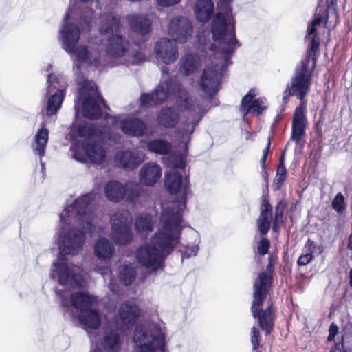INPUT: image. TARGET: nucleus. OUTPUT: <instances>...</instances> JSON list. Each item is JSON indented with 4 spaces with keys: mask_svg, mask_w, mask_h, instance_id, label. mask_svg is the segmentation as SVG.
<instances>
[{
    "mask_svg": "<svg viewBox=\"0 0 352 352\" xmlns=\"http://www.w3.org/2000/svg\"><path fill=\"white\" fill-rule=\"evenodd\" d=\"M332 208L339 214H343L346 210V204L344 196L338 192L336 195L331 202Z\"/></svg>",
    "mask_w": 352,
    "mask_h": 352,
    "instance_id": "nucleus-40",
    "label": "nucleus"
},
{
    "mask_svg": "<svg viewBox=\"0 0 352 352\" xmlns=\"http://www.w3.org/2000/svg\"><path fill=\"white\" fill-rule=\"evenodd\" d=\"M74 142L70 146L74 159L84 162L87 157L89 160L96 164L103 163L106 159L107 151L102 145V141L118 140L117 135L111 129L106 126L102 129H94L91 123H84L74 126L72 130Z\"/></svg>",
    "mask_w": 352,
    "mask_h": 352,
    "instance_id": "nucleus-5",
    "label": "nucleus"
},
{
    "mask_svg": "<svg viewBox=\"0 0 352 352\" xmlns=\"http://www.w3.org/2000/svg\"><path fill=\"white\" fill-rule=\"evenodd\" d=\"M80 320L82 324L90 329H97L101 324V317L97 309L91 307L80 314Z\"/></svg>",
    "mask_w": 352,
    "mask_h": 352,
    "instance_id": "nucleus-35",
    "label": "nucleus"
},
{
    "mask_svg": "<svg viewBox=\"0 0 352 352\" xmlns=\"http://www.w3.org/2000/svg\"><path fill=\"white\" fill-rule=\"evenodd\" d=\"M124 185L116 180L108 182L104 186L106 198L111 202L119 203L124 200Z\"/></svg>",
    "mask_w": 352,
    "mask_h": 352,
    "instance_id": "nucleus-27",
    "label": "nucleus"
},
{
    "mask_svg": "<svg viewBox=\"0 0 352 352\" xmlns=\"http://www.w3.org/2000/svg\"><path fill=\"white\" fill-rule=\"evenodd\" d=\"M309 60H302L301 66L298 68L290 83H288L283 95V102L286 104L290 96L296 95L300 102H307L305 96L309 91L313 67H309Z\"/></svg>",
    "mask_w": 352,
    "mask_h": 352,
    "instance_id": "nucleus-13",
    "label": "nucleus"
},
{
    "mask_svg": "<svg viewBox=\"0 0 352 352\" xmlns=\"http://www.w3.org/2000/svg\"><path fill=\"white\" fill-rule=\"evenodd\" d=\"M251 342L252 349L256 350L259 346V331L256 327L251 329Z\"/></svg>",
    "mask_w": 352,
    "mask_h": 352,
    "instance_id": "nucleus-46",
    "label": "nucleus"
},
{
    "mask_svg": "<svg viewBox=\"0 0 352 352\" xmlns=\"http://www.w3.org/2000/svg\"><path fill=\"white\" fill-rule=\"evenodd\" d=\"M80 28L76 23V13L69 8L63 24L59 30V41L62 47L74 60V69L78 73L81 69L100 68L102 63L98 49L89 41L88 46L76 47L80 39Z\"/></svg>",
    "mask_w": 352,
    "mask_h": 352,
    "instance_id": "nucleus-6",
    "label": "nucleus"
},
{
    "mask_svg": "<svg viewBox=\"0 0 352 352\" xmlns=\"http://www.w3.org/2000/svg\"><path fill=\"white\" fill-rule=\"evenodd\" d=\"M179 120V115L175 107H166L162 109L158 116L157 122L164 127L173 128Z\"/></svg>",
    "mask_w": 352,
    "mask_h": 352,
    "instance_id": "nucleus-31",
    "label": "nucleus"
},
{
    "mask_svg": "<svg viewBox=\"0 0 352 352\" xmlns=\"http://www.w3.org/2000/svg\"><path fill=\"white\" fill-rule=\"evenodd\" d=\"M157 3L164 7H170L178 3L181 0H156Z\"/></svg>",
    "mask_w": 352,
    "mask_h": 352,
    "instance_id": "nucleus-49",
    "label": "nucleus"
},
{
    "mask_svg": "<svg viewBox=\"0 0 352 352\" xmlns=\"http://www.w3.org/2000/svg\"><path fill=\"white\" fill-rule=\"evenodd\" d=\"M214 12V3L212 0H197L195 6V14L200 22H206Z\"/></svg>",
    "mask_w": 352,
    "mask_h": 352,
    "instance_id": "nucleus-32",
    "label": "nucleus"
},
{
    "mask_svg": "<svg viewBox=\"0 0 352 352\" xmlns=\"http://www.w3.org/2000/svg\"><path fill=\"white\" fill-rule=\"evenodd\" d=\"M120 342L118 330L107 332L104 337V344L107 349H116Z\"/></svg>",
    "mask_w": 352,
    "mask_h": 352,
    "instance_id": "nucleus-39",
    "label": "nucleus"
},
{
    "mask_svg": "<svg viewBox=\"0 0 352 352\" xmlns=\"http://www.w3.org/2000/svg\"><path fill=\"white\" fill-rule=\"evenodd\" d=\"M96 270L98 271L104 278L106 281L108 278L109 279V283L108 284V287L113 292H117L118 289V284L114 281L111 278V271L109 267L104 268H96Z\"/></svg>",
    "mask_w": 352,
    "mask_h": 352,
    "instance_id": "nucleus-42",
    "label": "nucleus"
},
{
    "mask_svg": "<svg viewBox=\"0 0 352 352\" xmlns=\"http://www.w3.org/2000/svg\"><path fill=\"white\" fill-rule=\"evenodd\" d=\"M52 69V65L49 64L45 69L48 73L47 89V94L50 95L46 106L47 116H52L58 112L62 105L67 87L65 76L59 72L50 73Z\"/></svg>",
    "mask_w": 352,
    "mask_h": 352,
    "instance_id": "nucleus-12",
    "label": "nucleus"
},
{
    "mask_svg": "<svg viewBox=\"0 0 352 352\" xmlns=\"http://www.w3.org/2000/svg\"><path fill=\"white\" fill-rule=\"evenodd\" d=\"M140 309L134 300H127L120 306L118 314L124 325L133 324L140 315Z\"/></svg>",
    "mask_w": 352,
    "mask_h": 352,
    "instance_id": "nucleus-24",
    "label": "nucleus"
},
{
    "mask_svg": "<svg viewBox=\"0 0 352 352\" xmlns=\"http://www.w3.org/2000/svg\"><path fill=\"white\" fill-rule=\"evenodd\" d=\"M100 195L92 191L68 204L60 214V230L56 236L59 256L51 270L52 279L65 287H84L86 282L82 270L65 260L67 255H76L82 250L85 234L91 236L96 232V206Z\"/></svg>",
    "mask_w": 352,
    "mask_h": 352,
    "instance_id": "nucleus-2",
    "label": "nucleus"
},
{
    "mask_svg": "<svg viewBox=\"0 0 352 352\" xmlns=\"http://www.w3.org/2000/svg\"><path fill=\"white\" fill-rule=\"evenodd\" d=\"M79 96L75 102L76 117L80 115L91 120L98 119L102 114L103 98L98 92L94 82L77 77Z\"/></svg>",
    "mask_w": 352,
    "mask_h": 352,
    "instance_id": "nucleus-10",
    "label": "nucleus"
},
{
    "mask_svg": "<svg viewBox=\"0 0 352 352\" xmlns=\"http://www.w3.org/2000/svg\"><path fill=\"white\" fill-rule=\"evenodd\" d=\"M284 211V204L279 203L276 207V212L274 219V223L272 228L274 232H278L280 226L283 222V216Z\"/></svg>",
    "mask_w": 352,
    "mask_h": 352,
    "instance_id": "nucleus-43",
    "label": "nucleus"
},
{
    "mask_svg": "<svg viewBox=\"0 0 352 352\" xmlns=\"http://www.w3.org/2000/svg\"><path fill=\"white\" fill-rule=\"evenodd\" d=\"M113 244L104 237L99 238L95 243L94 253L100 261H109L115 253Z\"/></svg>",
    "mask_w": 352,
    "mask_h": 352,
    "instance_id": "nucleus-26",
    "label": "nucleus"
},
{
    "mask_svg": "<svg viewBox=\"0 0 352 352\" xmlns=\"http://www.w3.org/2000/svg\"><path fill=\"white\" fill-rule=\"evenodd\" d=\"M287 177V170L283 163L280 162L279 164L276 177L274 179V186L275 190H278L282 187Z\"/></svg>",
    "mask_w": 352,
    "mask_h": 352,
    "instance_id": "nucleus-41",
    "label": "nucleus"
},
{
    "mask_svg": "<svg viewBox=\"0 0 352 352\" xmlns=\"http://www.w3.org/2000/svg\"><path fill=\"white\" fill-rule=\"evenodd\" d=\"M232 0H218L217 11L211 21V43L209 34H198V42L203 46L207 57L200 79V87L209 96L216 94L226 68L231 64L230 59L240 44L236 36V19L231 2Z\"/></svg>",
    "mask_w": 352,
    "mask_h": 352,
    "instance_id": "nucleus-3",
    "label": "nucleus"
},
{
    "mask_svg": "<svg viewBox=\"0 0 352 352\" xmlns=\"http://www.w3.org/2000/svg\"><path fill=\"white\" fill-rule=\"evenodd\" d=\"M106 120L112 124L113 129L119 127L124 133L131 136H142L146 129L145 123L136 118L107 116Z\"/></svg>",
    "mask_w": 352,
    "mask_h": 352,
    "instance_id": "nucleus-17",
    "label": "nucleus"
},
{
    "mask_svg": "<svg viewBox=\"0 0 352 352\" xmlns=\"http://www.w3.org/2000/svg\"><path fill=\"white\" fill-rule=\"evenodd\" d=\"M261 175L262 178L265 181V185L267 186L268 185V182H269V173H268V172L267 170L266 166H261Z\"/></svg>",
    "mask_w": 352,
    "mask_h": 352,
    "instance_id": "nucleus-50",
    "label": "nucleus"
},
{
    "mask_svg": "<svg viewBox=\"0 0 352 352\" xmlns=\"http://www.w3.org/2000/svg\"><path fill=\"white\" fill-rule=\"evenodd\" d=\"M167 34L176 43L183 44L189 41L193 35L191 21L184 16L173 17L167 26Z\"/></svg>",
    "mask_w": 352,
    "mask_h": 352,
    "instance_id": "nucleus-16",
    "label": "nucleus"
},
{
    "mask_svg": "<svg viewBox=\"0 0 352 352\" xmlns=\"http://www.w3.org/2000/svg\"><path fill=\"white\" fill-rule=\"evenodd\" d=\"M57 295L59 296L63 307L69 310L70 307H73L78 310L80 314L94 307L98 302L96 296L89 294L86 292H76L69 295L65 292L57 291Z\"/></svg>",
    "mask_w": 352,
    "mask_h": 352,
    "instance_id": "nucleus-15",
    "label": "nucleus"
},
{
    "mask_svg": "<svg viewBox=\"0 0 352 352\" xmlns=\"http://www.w3.org/2000/svg\"><path fill=\"white\" fill-rule=\"evenodd\" d=\"M347 247L349 249L352 250V235L349 239Z\"/></svg>",
    "mask_w": 352,
    "mask_h": 352,
    "instance_id": "nucleus-51",
    "label": "nucleus"
},
{
    "mask_svg": "<svg viewBox=\"0 0 352 352\" xmlns=\"http://www.w3.org/2000/svg\"><path fill=\"white\" fill-rule=\"evenodd\" d=\"M168 214L160 219L157 232L151 243L140 247L137 251V259L150 272H157L163 267L164 258L169 254L178 243L183 226L177 220L170 221Z\"/></svg>",
    "mask_w": 352,
    "mask_h": 352,
    "instance_id": "nucleus-4",
    "label": "nucleus"
},
{
    "mask_svg": "<svg viewBox=\"0 0 352 352\" xmlns=\"http://www.w3.org/2000/svg\"><path fill=\"white\" fill-rule=\"evenodd\" d=\"M270 146H271L270 139L268 138L267 145H266L265 148H264V150L263 151L262 157L260 160L261 166H266L265 162H266L267 155H268L270 149Z\"/></svg>",
    "mask_w": 352,
    "mask_h": 352,
    "instance_id": "nucleus-48",
    "label": "nucleus"
},
{
    "mask_svg": "<svg viewBox=\"0 0 352 352\" xmlns=\"http://www.w3.org/2000/svg\"><path fill=\"white\" fill-rule=\"evenodd\" d=\"M154 53L156 59L165 65L174 63L179 55L176 42L168 38H162L155 43Z\"/></svg>",
    "mask_w": 352,
    "mask_h": 352,
    "instance_id": "nucleus-18",
    "label": "nucleus"
},
{
    "mask_svg": "<svg viewBox=\"0 0 352 352\" xmlns=\"http://www.w3.org/2000/svg\"><path fill=\"white\" fill-rule=\"evenodd\" d=\"M124 200L128 202L134 203L143 195L144 188L142 186L133 181H129L124 184Z\"/></svg>",
    "mask_w": 352,
    "mask_h": 352,
    "instance_id": "nucleus-34",
    "label": "nucleus"
},
{
    "mask_svg": "<svg viewBox=\"0 0 352 352\" xmlns=\"http://www.w3.org/2000/svg\"><path fill=\"white\" fill-rule=\"evenodd\" d=\"M339 328L335 323H331L329 328V336L327 338L328 341L331 342L334 340L336 336L338 333Z\"/></svg>",
    "mask_w": 352,
    "mask_h": 352,
    "instance_id": "nucleus-47",
    "label": "nucleus"
},
{
    "mask_svg": "<svg viewBox=\"0 0 352 352\" xmlns=\"http://www.w3.org/2000/svg\"><path fill=\"white\" fill-rule=\"evenodd\" d=\"M306 248L309 250V252L302 254L298 259V265L305 266L308 264L313 258L312 254L314 252L315 249H317L319 253L322 252V249L320 246H316L314 241L308 240L306 243Z\"/></svg>",
    "mask_w": 352,
    "mask_h": 352,
    "instance_id": "nucleus-38",
    "label": "nucleus"
},
{
    "mask_svg": "<svg viewBox=\"0 0 352 352\" xmlns=\"http://www.w3.org/2000/svg\"><path fill=\"white\" fill-rule=\"evenodd\" d=\"M268 265L267 271L258 274L254 283V299L252 304V313L254 318H258L261 328L266 334L270 333L273 329L274 314L271 305L265 311L260 309L267 297L272 281V272Z\"/></svg>",
    "mask_w": 352,
    "mask_h": 352,
    "instance_id": "nucleus-8",
    "label": "nucleus"
},
{
    "mask_svg": "<svg viewBox=\"0 0 352 352\" xmlns=\"http://www.w3.org/2000/svg\"><path fill=\"white\" fill-rule=\"evenodd\" d=\"M129 22L132 30L139 34L145 35L151 30V21L144 16L131 15Z\"/></svg>",
    "mask_w": 352,
    "mask_h": 352,
    "instance_id": "nucleus-33",
    "label": "nucleus"
},
{
    "mask_svg": "<svg viewBox=\"0 0 352 352\" xmlns=\"http://www.w3.org/2000/svg\"><path fill=\"white\" fill-rule=\"evenodd\" d=\"M137 265L128 261H124L118 267V275L121 283L125 285L132 284L137 276Z\"/></svg>",
    "mask_w": 352,
    "mask_h": 352,
    "instance_id": "nucleus-28",
    "label": "nucleus"
},
{
    "mask_svg": "<svg viewBox=\"0 0 352 352\" xmlns=\"http://www.w3.org/2000/svg\"><path fill=\"white\" fill-rule=\"evenodd\" d=\"M336 2L337 0H326L327 8L319 7L314 20L308 25L305 40L311 51L316 52L319 47L320 35L326 32L329 35L330 30L336 26L338 21L335 8Z\"/></svg>",
    "mask_w": 352,
    "mask_h": 352,
    "instance_id": "nucleus-9",
    "label": "nucleus"
},
{
    "mask_svg": "<svg viewBox=\"0 0 352 352\" xmlns=\"http://www.w3.org/2000/svg\"><path fill=\"white\" fill-rule=\"evenodd\" d=\"M49 139V131L43 124L41 127L36 131L32 142V148L35 155L41 158L45 153V148Z\"/></svg>",
    "mask_w": 352,
    "mask_h": 352,
    "instance_id": "nucleus-30",
    "label": "nucleus"
},
{
    "mask_svg": "<svg viewBox=\"0 0 352 352\" xmlns=\"http://www.w3.org/2000/svg\"><path fill=\"white\" fill-rule=\"evenodd\" d=\"M201 243L200 235L198 232L192 228L188 229L184 234L182 241L179 240V251L182 253L183 257L189 258L197 254Z\"/></svg>",
    "mask_w": 352,
    "mask_h": 352,
    "instance_id": "nucleus-19",
    "label": "nucleus"
},
{
    "mask_svg": "<svg viewBox=\"0 0 352 352\" xmlns=\"http://www.w3.org/2000/svg\"><path fill=\"white\" fill-rule=\"evenodd\" d=\"M349 277H350V284L352 286V268L350 270Z\"/></svg>",
    "mask_w": 352,
    "mask_h": 352,
    "instance_id": "nucleus-52",
    "label": "nucleus"
},
{
    "mask_svg": "<svg viewBox=\"0 0 352 352\" xmlns=\"http://www.w3.org/2000/svg\"><path fill=\"white\" fill-rule=\"evenodd\" d=\"M171 144L162 139L151 140L147 144L148 151L159 155L168 154L171 151Z\"/></svg>",
    "mask_w": 352,
    "mask_h": 352,
    "instance_id": "nucleus-37",
    "label": "nucleus"
},
{
    "mask_svg": "<svg viewBox=\"0 0 352 352\" xmlns=\"http://www.w3.org/2000/svg\"><path fill=\"white\" fill-rule=\"evenodd\" d=\"M135 228L142 237L152 232L154 226L153 217L147 214H140L135 220Z\"/></svg>",
    "mask_w": 352,
    "mask_h": 352,
    "instance_id": "nucleus-36",
    "label": "nucleus"
},
{
    "mask_svg": "<svg viewBox=\"0 0 352 352\" xmlns=\"http://www.w3.org/2000/svg\"><path fill=\"white\" fill-rule=\"evenodd\" d=\"M270 246V241L265 237H263L258 245V253L261 255H265L268 252Z\"/></svg>",
    "mask_w": 352,
    "mask_h": 352,
    "instance_id": "nucleus-45",
    "label": "nucleus"
},
{
    "mask_svg": "<svg viewBox=\"0 0 352 352\" xmlns=\"http://www.w3.org/2000/svg\"><path fill=\"white\" fill-rule=\"evenodd\" d=\"M201 58L197 54H188L179 61V72L184 76L194 74L201 66Z\"/></svg>",
    "mask_w": 352,
    "mask_h": 352,
    "instance_id": "nucleus-29",
    "label": "nucleus"
},
{
    "mask_svg": "<svg viewBox=\"0 0 352 352\" xmlns=\"http://www.w3.org/2000/svg\"><path fill=\"white\" fill-rule=\"evenodd\" d=\"M120 28V21L116 16L107 14L102 16L100 32L107 36L104 45L107 55L113 59L111 66L129 67L144 62L145 55L139 50L136 44L133 46L128 38L118 34Z\"/></svg>",
    "mask_w": 352,
    "mask_h": 352,
    "instance_id": "nucleus-7",
    "label": "nucleus"
},
{
    "mask_svg": "<svg viewBox=\"0 0 352 352\" xmlns=\"http://www.w3.org/2000/svg\"><path fill=\"white\" fill-rule=\"evenodd\" d=\"M162 80L154 92L142 94L140 100L142 107L148 108L174 97L177 104L184 110L175 136L184 154H173L164 160L165 165L172 169L166 174L164 185L168 192L177 195V199L168 204L163 205L160 217L162 219L165 213L168 214L171 221L177 220L179 226H183L182 215L186 207L187 196L190 192L185 162L188 144L207 109L190 96L176 79L170 78L166 69H162Z\"/></svg>",
    "mask_w": 352,
    "mask_h": 352,
    "instance_id": "nucleus-1",
    "label": "nucleus"
},
{
    "mask_svg": "<svg viewBox=\"0 0 352 352\" xmlns=\"http://www.w3.org/2000/svg\"><path fill=\"white\" fill-rule=\"evenodd\" d=\"M272 220V206L264 199L261 206V213L257 219V228L262 235L267 234Z\"/></svg>",
    "mask_w": 352,
    "mask_h": 352,
    "instance_id": "nucleus-25",
    "label": "nucleus"
},
{
    "mask_svg": "<svg viewBox=\"0 0 352 352\" xmlns=\"http://www.w3.org/2000/svg\"><path fill=\"white\" fill-rule=\"evenodd\" d=\"M162 170L161 167L155 162L144 164L140 170V182L146 186H153L162 177Z\"/></svg>",
    "mask_w": 352,
    "mask_h": 352,
    "instance_id": "nucleus-22",
    "label": "nucleus"
},
{
    "mask_svg": "<svg viewBox=\"0 0 352 352\" xmlns=\"http://www.w3.org/2000/svg\"><path fill=\"white\" fill-rule=\"evenodd\" d=\"M142 161L138 153L133 151H120L115 155L116 165L128 170L135 169Z\"/></svg>",
    "mask_w": 352,
    "mask_h": 352,
    "instance_id": "nucleus-23",
    "label": "nucleus"
},
{
    "mask_svg": "<svg viewBox=\"0 0 352 352\" xmlns=\"http://www.w3.org/2000/svg\"><path fill=\"white\" fill-rule=\"evenodd\" d=\"M307 102H300L294 111L292 123V139L299 143L301 138L305 135L307 125L306 118Z\"/></svg>",
    "mask_w": 352,
    "mask_h": 352,
    "instance_id": "nucleus-20",
    "label": "nucleus"
},
{
    "mask_svg": "<svg viewBox=\"0 0 352 352\" xmlns=\"http://www.w3.org/2000/svg\"><path fill=\"white\" fill-rule=\"evenodd\" d=\"M258 94L257 89H251L242 98L241 111L247 115L248 113L260 114L267 108V100L265 98H258L254 101L252 99Z\"/></svg>",
    "mask_w": 352,
    "mask_h": 352,
    "instance_id": "nucleus-21",
    "label": "nucleus"
},
{
    "mask_svg": "<svg viewBox=\"0 0 352 352\" xmlns=\"http://www.w3.org/2000/svg\"><path fill=\"white\" fill-rule=\"evenodd\" d=\"M132 217L129 211L122 210L111 217V238L117 244L124 245L132 240L133 234L130 228Z\"/></svg>",
    "mask_w": 352,
    "mask_h": 352,
    "instance_id": "nucleus-14",
    "label": "nucleus"
},
{
    "mask_svg": "<svg viewBox=\"0 0 352 352\" xmlns=\"http://www.w3.org/2000/svg\"><path fill=\"white\" fill-rule=\"evenodd\" d=\"M133 340L140 352H164L166 346L164 324L153 322L138 324Z\"/></svg>",
    "mask_w": 352,
    "mask_h": 352,
    "instance_id": "nucleus-11",
    "label": "nucleus"
},
{
    "mask_svg": "<svg viewBox=\"0 0 352 352\" xmlns=\"http://www.w3.org/2000/svg\"><path fill=\"white\" fill-rule=\"evenodd\" d=\"M344 333L342 336V344L344 346L346 342L352 343V323L348 322L344 329Z\"/></svg>",
    "mask_w": 352,
    "mask_h": 352,
    "instance_id": "nucleus-44",
    "label": "nucleus"
}]
</instances>
